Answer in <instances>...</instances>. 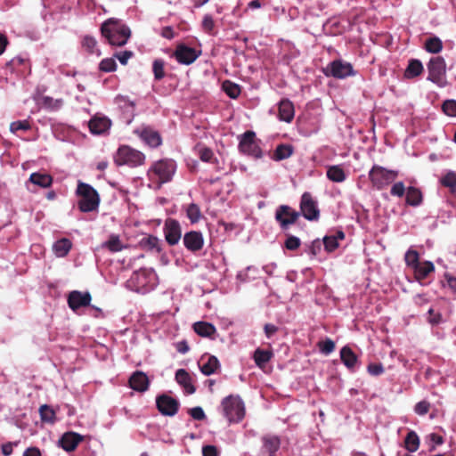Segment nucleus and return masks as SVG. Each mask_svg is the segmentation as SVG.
<instances>
[{"label": "nucleus", "instance_id": "obj_1", "mask_svg": "<svg viewBox=\"0 0 456 456\" xmlns=\"http://www.w3.org/2000/svg\"><path fill=\"white\" fill-rule=\"evenodd\" d=\"M101 32L109 44L116 46H123L131 36L130 28L120 20L110 18L101 27Z\"/></svg>", "mask_w": 456, "mask_h": 456}, {"label": "nucleus", "instance_id": "obj_2", "mask_svg": "<svg viewBox=\"0 0 456 456\" xmlns=\"http://www.w3.org/2000/svg\"><path fill=\"white\" fill-rule=\"evenodd\" d=\"M176 165L172 159H160L153 163L148 171V177L159 188L163 183L172 180L175 173Z\"/></svg>", "mask_w": 456, "mask_h": 456}, {"label": "nucleus", "instance_id": "obj_3", "mask_svg": "<svg viewBox=\"0 0 456 456\" xmlns=\"http://www.w3.org/2000/svg\"><path fill=\"white\" fill-rule=\"evenodd\" d=\"M77 194L79 197L77 206L81 212L87 213L97 210L100 204V196L93 186L79 182Z\"/></svg>", "mask_w": 456, "mask_h": 456}, {"label": "nucleus", "instance_id": "obj_4", "mask_svg": "<svg viewBox=\"0 0 456 456\" xmlns=\"http://www.w3.org/2000/svg\"><path fill=\"white\" fill-rule=\"evenodd\" d=\"M145 155L128 145H121L118 147L114 155V162L117 166H128L136 167L144 164Z\"/></svg>", "mask_w": 456, "mask_h": 456}, {"label": "nucleus", "instance_id": "obj_5", "mask_svg": "<svg viewBox=\"0 0 456 456\" xmlns=\"http://www.w3.org/2000/svg\"><path fill=\"white\" fill-rule=\"evenodd\" d=\"M224 415L230 422H240L245 416L244 403L239 395H228L222 401Z\"/></svg>", "mask_w": 456, "mask_h": 456}, {"label": "nucleus", "instance_id": "obj_6", "mask_svg": "<svg viewBox=\"0 0 456 456\" xmlns=\"http://www.w3.org/2000/svg\"><path fill=\"white\" fill-rule=\"evenodd\" d=\"M398 176V172L389 170L381 166L374 165L369 172V179L373 187L378 190L384 189Z\"/></svg>", "mask_w": 456, "mask_h": 456}, {"label": "nucleus", "instance_id": "obj_7", "mask_svg": "<svg viewBox=\"0 0 456 456\" xmlns=\"http://www.w3.org/2000/svg\"><path fill=\"white\" fill-rule=\"evenodd\" d=\"M239 150L243 154L254 157L255 159L262 158V150L259 146V140L256 137L254 131H246L240 138Z\"/></svg>", "mask_w": 456, "mask_h": 456}, {"label": "nucleus", "instance_id": "obj_8", "mask_svg": "<svg viewBox=\"0 0 456 456\" xmlns=\"http://www.w3.org/2000/svg\"><path fill=\"white\" fill-rule=\"evenodd\" d=\"M300 212L288 205H281L275 211V220L281 230L286 231L290 225L297 223L300 217Z\"/></svg>", "mask_w": 456, "mask_h": 456}, {"label": "nucleus", "instance_id": "obj_9", "mask_svg": "<svg viewBox=\"0 0 456 456\" xmlns=\"http://www.w3.org/2000/svg\"><path fill=\"white\" fill-rule=\"evenodd\" d=\"M324 73L327 77H332L338 79H343L355 75L352 64L343 61L342 60H334L330 62L324 69Z\"/></svg>", "mask_w": 456, "mask_h": 456}, {"label": "nucleus", "instance_id": "obj_10", "mask_svg": "<svg viewBox=\"0 0 456 456\" xmlns=\"http://www.w3.org/2000/svg\"><path fill=\"white\" fill-rule=\"evenodd\" d=\"M428 79L433 83L443 86V78L446 73L445 61L441 56L433 57L428 63Z\"/></svg>", "mask_w": 456, "mask_h": 456}, {"label": "nucleus", "instance_id": "obj_11", "mask_svg": "<svg viewBox=\"0 0 456 456\" xmlns=\"http://www.w3.org/2000/svg\"><path fill=\"white\" fill-rule=\"evenodd\" d=\"M300 214L309 221H316L320 216V210L317 202L314 200L310 192H304L300 200Z\"/></svg>", "mask_w": 456, "mask_h": 456}, {"label": "nucleus", "instance_id": "obj_12", "mask_svg": "<svg viewBox=\"0 0 456 456\" xmlns=\"http://www.w3.org/2000/svg\"><path fill=\"white\" fill-rule=\"evenodd\" d=\"M156 406L162 415L172 417L178 412L180 403L176 399L163 394L157 396Z\"/></svg>", "mask_w": 456, "mask_h": 456}, {"label": "nucleus", "instance_id": "obj_13", "mask_svg": "<svg viewBox=\"0 0 456 456\" xmlns=\"http://www.w3.org/2000/svg\"><path fill=\"white\" fill-rule=\"evenodd\" d=\"M163 232L165 240L168 245H176L182 238V228L180 223L173 218L166 219Z\"/></svg>", "mask_w": 456, "mask_h": 456}, {"label": "nucleus", "instance_id": "obj_14", "mask_svg": "<svg viewBox=\"0 0 456 456\" xmlns=\"http://www.w3.org/2000/svg\"><path fill=\"white\" fill-rule=\"evenodd\" d=\"M199 55L200 53H198L194 48L187 46L183 44L178 45L173 53V56L176 59V61L179 63L184 65H190L194 62Z\"/></svg>", "mask_w": 456, "mask_h": 456}, {"label": "nucleus", "instance_id": "obj_15", "mask_svg": "<svg viewBox=\"0 0 456 456\" xmlns=\"http://www.w3.org/2000/svg\"><path fill=\"white\" fill-rule=\"evenodd\" d=\"M92 297L89 292H81L73 290L68 296V305L73 311H77L81 307L88 306L91 303Z\"/></svg>", "mask_w": 456, "mask_h": 456}, {"label": "nucleus", "instance_id": "obj_16", "mask_svg": "<svg viewBox=\"0 0 456 456\" xmlns=\"http://www.w3.org/2000/svg\"><path fill=\"white\" fill-rule=\"evenodd\" d=\"M184 247L191 252H197L203 248L204 239L200 232L191 231L183 238Z\"/></svg>", "mask_w": 456, "mask_h": 456}, {"label": "nucleus", "instance_id": "obj_17", "mask_svg": "<svg viewBox=\"0 0 456 456\" xmlns=\"http://www.w3.org/2000/svg\"><path fill=\"white\" fill-rule=\"evenodd\" d=\"M128 384L133 390L142 393L149 389L150 380L143 371L136 370L130 376Z\"/></svg>", "mask_w": 456, "mask_h": 456}, {"label": "nucleus", "instance_id": "obj_18", "mask_svg": "<svg viewBox=\"0 0 456 456\" xmlns=\"http://www.w3.org/2000/svg\"><path fill=\"white\" fill-rule=\"evenodd\" d=\"M83 440L84 436L77 433L66 432L60 438L59 444L64 451L73 452Z\"/></svg>", "mask_w": 456, "mask_h": 456}, {"label": "nucleus", "instance_id": "obj_19", "mask_svg": "<svg viewBox=\"0 0 456 456\" xmlns=\"http://www.w3.org/2000/svg\"><path fill=\"white\" fill-rule=\"evenodd\" d=\"M110 119L98 115L93 117L88 123L89 130L93 134H102L110 129Z\"/></svg>", "mask_w": 456, "mask_h": 456}, {"label": "nucleus", "instance_id": "obj_20", "mask_svg": "<svg viewBox=\"0 0 456 456\" xmlns=\"http://www.w3.org/2000/svg\"><path fill=\"white\" fill-rule=\"evenodd\" d=\"M262 450L264 452H266L268 456H276L277 451L281 446V439L278 436L275 435H265L262 437Z\"/></svg>", "mask_w": 456, "mask_h": 456}, {"label": "nucleus", "instance_id": "obj_21", "mask_svg": "<svg viewBox=\"0 0 456 456\" xmlns=\"http://www.w3.org/2000/svg\"><path fill=\"white\" fill-rule=\"evenodd\" d=\"M175 380L183 387L187 394L191 395L195 393L196 387L192 384L191 377L184 369H179L176 370Z\"/></svg>", "mask_w": 456, "mask_h": 456}, {"label": "nucleus", "instance_id": "obj_22", "mask_svg": "<svg viewBox=\"0 0 456 456\" xmlns=\"http://www.w3.org/2000/svg\"><path fill=\"white\" fill-rule=\"evenodd\" d=\"M141 139L150 147L156 148L162 143V139L159 132L151 128H144L139 134Z\"/></svg>", "mask_w": 456, "mask_h": 456}, {"label": "nucleus", "instance_id": "obj_23", "mask_svg": "<svg viewBox=\"0 0 456 456\" xmlns=\"http://www.w3.org/2000/svg\"><path fill=\"white\" fill-rule=\"evenodd\" d=\"M435 272V265L430 261L420 262L414 269V278L417 281L421 282L427 279L428 275Z\"/></svg>", "mask_w": 456, "mask_h": 456}, {"label": "nucleus", "instance_id": "obj_24", "mask_svg": "<svg viewBox=\"0 0 456 456\" xmlns=\"http://www.w3.org/2000/svg\"><path fill=\"white\" fill-rule=\"evenodd\" d=\"M294 106L289 100L281 101L279 104V118L281 120L290 122L294 118Z\"/></svg>", "mask_w": 456, "mask_h": 456}, {"label": "nucleus", "instance_id": "obj_25", "mask_svg": "<svg viewBox=\"0 0 456 456\" xmlns=\"http://www.w3.org/2000/svg\"><path fill=\"white\" fill-rule=\"evenodd\" d=\"M140 247L147 251H155L157 253L161 252L162 247L159 239L153 235H148L143 237L140 242Z\"/></svg>", "mask_w": 456, "mask_h": 456}, {"label": "nucleus", "instance_id": "obj_26", "mask_svg": "<svg viewBox=\"0 0 456 456\" xmlns=\"http://www.w3.org/2000/svg\"><path fill=\"white\" fill-rule=\"evenodd\" d=\"M72 248V242L69 239L62 238L53 245V251L57 257H65Z\"/></svg>", "mask_w": 456, "mask_h": 456}, {"label": "nucleus", "instance_id": "obj_27", "mask_svg": "<svg viewBox=\"0 0 456 456\" xmlns=\"http://www.w3.org/2000/svg\"><path fill=\"white\" fill-rule=\"evenodd\" d=\"M28 181L41 188H48L53 183V177L45 173H32L29 176Z\"/></svg>", "mask_w": 456, "mask_h": 456}, {"label": "nucleus", "instance_id": "obj_28", "mask_svg": "<svg viewBox=\"0 0 456 456\" xmlns=\"http://www.w3.org/2000/svg\"><path fill=\"white\" fill-rule=\"evenodd\" d=\"M423 196L421 191L413 186H410L406 191V198L405 201L406 204L412 206V207H418L422 203Z\"/></svg>", "mask_w": 456, "mask_h": 456}, {"label": "nucleus", "instance_id": "obj_29", "mask_svg": "<svg viewBox=\"0 0 456 456\" xmlns=\"http://www.w3.org/2000/svg\"><path fill=\"white\" fill-rule=\"evenodd\" d=\"M193 330L200 337L211 338L216 331V327L207 322H197L193 324Z\"/></svg>", "mask_w": 456, "mask_h": 456}, {"label": "nucleus", "instance_id": "obj_30", "mask_svg": "<svg viewBox=\"0 0 456 456\" xmlns=\"http://www.w3.org/2000/svg\"><path fill=\"white\" fill-rule=\"evenodd\" d=\"M340 359L348 369H353L357 362L356 354L348 346H345L341 348Z\"/></svg>", "mask_w": 456, "mask_h": 456}, {"label": "nucleus", "instance_id": "obj_31", "mask_svg": "<svg viewBox=\"0 0 456 456\" xmlns=\"http://www.w3.org/2000/svg\"><path fill=\"white\" fill-rule=\"evenodd\" d=\"M294 152V148L290 144H279L273 151L272 159L275 161H281L289 159Z\"/></svg>", "mask_w": 456, "mask_h": 456}, {"label": "nucleus", "instance_id": "obj_32", "mask_svg": "<svg viewBox=\"0 0 456 456\" xmlns=\"http://www.w3.org/2000/svg\"><path fill=\"white\" fill-rule=\"evenodd\" d=\"M424 70L423 65L419 60L411 59L405 69L404 77L406 78H413L419 76Z\"/></svg>", "mask_w": 456, "mask_h": 456}, {"label": "nucleus", "instance_id": "obj_33", "mask_svg": "<svg viewBox=\"0 0 456 456\" xmlns=\"http://www.w3.org/2000/svg\"><path fill=\"white\" fill-rule=\"evenodd\" d=\"M273 352L269 350H263L261 348L256 349L254 352V361L257 367L264 369L266 363L272 359Z\"/></svg>", "mask_w": 456, "mask_h": 456}, {"label": "nucleus", "instance_id": "obj_34", "mask_svg": "<svg viewBox=\"0 0 456 456\" xmlns=\"http://www.w3.org/2000/svg\"><path fill=\"white\" fill-rule=\"evenodd\" d=\"M326 175L330 181L335 183H342L346 178L344 169L338 165L329 167Z\"/></svg>", "mask_w": 456, "mask_h": 456}, {"label": "nucleus", "instance_id": "obj_35", "mask_svg": "<svg viewBox=\"0 0 456 456\" xmlns=\"http://www.w3.org/2000/svg\"><path fill=\"white\" fill-rule=\"evenodd\" d=\"M419 438L415 431H410L404 439V447L410 452H415L419 447Z\"/></svg>", "mask_w": 456, "mask_h": 456}, {"label": "nucleus", "instance_id": "obj_36", "mask_svg": "<svg viewBox=\"0 0 456 456\" xmlns=\"http://www.w3.org/2000/svg\"><path fill=\"white\" fill-rule=\"evenodd\" d=\"M219 366L218 359L216 356L211 355L208 358L207 362L200 366V369L204 375L209 376L215 373Z\"/></svg>", "mask_w": 456, "mask_h": 456}, {"label": "nucleus", "instance_id": "obj_37", "mask_svg": "<svg viewBox=\"0 0 456 456\" xmlns=\"http://www.w3.org/2000/svg\"><path fill=\"white\" fill-rule=\"evenodd\" d=\"M222 89L232 99H237L240 94V86L230 80H224L222 84Z\"/></svg>", "mask_w": 456, "mask_h": 456}, {"label": "nucleus", "instance_id": "obj_38", "mask_svg": "<svg viewBox=\"0 0 456 456\" xmlns=\"http://www.w3.org/2000/svg\"><path fill=\"white\" fill-rule=\"evenodd\" d=\"M102 248H106L114 253L121 251L124 246L118 235L111 234L109 240L102 244Z\"/></svg>", "mask_w": 456, "mask_h": 456}, {"label": "nucleus", "instance_id": "obj_39", "mask_svg": "<svg viewBox=\"0 0 456 456\" xmlns=\"http://www.w3.org/2000/svg\"><path fill=\"white\" fill-rule=\"evenodd\" d=\"M40 418L43 422L54 423L56 419L55 411L47 404H44L39 408Z\"/></svg>", "mask_w": 456, "mask_h": 456}, {"label": "nucleus", "instance_id": "obj_40", "mask_svg": "<svg viewBox=\"0 0 456 456\" xmlns=\"http://www.w3.org/2000/svg\"><path fill=\"white\" fill-rule=\"evenodd\" d=\"M425 49L431 53H438L443 49V43L437 37H432L426 40Z\"/></svg>", "mask_w": 456, "mask_h": 456}, {"label": "nucleus", "instance_id": "obj_41", "mask_svg": "<svg viewBox=\"0 0 456 456\" xmlns=\"http://www.w3.org/2000/svg\"><path fill=\"white\" fill-rule=\"evenodd\" d=\"M186 215L191 224L198 223L202 215L200 207L195 203H191L186 208Z\"/></svg>", "mask_w": 456, "mask_h": 456}, {"label": "nucleus", "instance_id": "obj_42", "mask_svg": "<svg viewBox=\"0 0 456 456\" xmlns=\"http://www.w3.org/2000/svg\"><path fill=\"white\" fill-rule=\"evenodd\" d=\"M404 261L406 265L413 270L420 263L419 252L412 248L408 249L404 256Z\"/></svg>", "mask_w": 456, "mask_h": 456}, {"label": "nucleus", "instance_id": "obj_43", "mask_svg": "<svg viewBox=\"0 0 456 456\" xmlns=\"http://www.w3.org/2000/svg\"><path fill=\"white\" fill-rule=\"evenodd\" d=\"M152 72H153L155 80H161L166 75L165 61L161 59L154 60V61L152 63Z\"/></svg>", "mask_w": 456, "mask_h": 456}, {"label": "nucleus", "instance_id": "obj_44", "mask_svg": "<svg viewBox=\"0 0 456 456\" xmlns=\"http://www.w3.org/2000/svg\"><path fill=\"white\" fill-rule=\"evenodd\" d=\"M317 346L322 354L328 355L335 350L336 345L332 339L326 338L324 340L319 341Z\"/></svg>", "mask_w": 456, "mask_h": 456}, {"label": "nucleus", "instance_id": "obj_45", "mask_svg": "<svg viewBox=\"0 0 456 456\" xmlns=\"http://www.w3.org/2000/svg\"><path fill=\"white\" fill-rule=\"evenodd\" d=\"M441 183L447 188H450L452 191H456V174L454 172H448L441 179Z\"/></svg>", "mask_w": 456, "mask_h": 456}, {"label": "nucleus", "instance_id": "obj_46", "mask_svg": "<svg viewBox=\"0 0 456 456\" xmlns=\"http://www.w3.org/2000/svg\"><path fill=\"white\" fill-rule=\"evenodd\" d=\"M99 69L103 72H111L116 70L117 63L113 58H105L100 62Z\"/></svg>", "mask_w": 456, "mask_h": 456}, {"label": "nucleus", "instance_id": "obj_47", "mask_svg": "<svg viewBox=\"0 0 456 456\" xmlns=\"http://www.w3.org/2000/svg\"><path fill=\"white\" fill-rule=\"evenodd\" d=\"M30 129V124L28 120H18L12 122L10 125V130L12 133H17L20 130L28 131Z\"/></svg>", "mask_w": 456, "mask_h": 456}, {"label": "nucleus", "instance_id": "obj_48", "mask_svg": "<svg viewBox=\"0 0 456 456\" xmlns=\"http://www.w3.org/2000/svg\"><path fill=\"white\" fill-rule=\"evenodd\" d=\"M443 111L451 117L456 116V101L455 100H446L442 105Z\"/></svg>", "mask_w": 456, "mask_h": 456}, {"label": "nucleus", "instance_id": "obj_49", "mask_svg": "<svg viewBox=\"0 0 456 456\" xmlns=\"http://www.w3.org/2000/svg\"><path fill=\"white\" fill-rule=\"evenodd\" d=\"M151 273L147 269H140L134 272L132 276V280H136L139 285L144 286L146 284L147 276Z\"/></svg>", "mask_w": 456, "mask_h": 456}, {"label": "nucleus", "instance_id": "obj_50", "mask_svg": "<svg viewBox=\"0 0 456 456\" xmlns=\"http://www.w3.org/2000/svg\"><path fill=\"white\" fill-rule=\"evenodd\" d=\"M323 245H324V248L325 249L328 251V252H332L334 251L336 248H338V240H336V238H334L333 236L331 235H328V236H325L323 238Z\"/></svg>", "mask_w": 456, "mask_h": 456}, {"label": "nucleus", "instance_id": "obj_51", "mask_svg": "<svg viewBox=\"0 0 456 456\" xmlns=\"http://www.w3.org/2000/svg\"><path fill=\"white\" fill-rule=\"evenodd\" d=\"M215 28V21L211 15L206 14L202 20V28L205 32L212 35Z\"/></svg>", "mask_w": 456, "mask_h": 456}, {"label": "nucleus", "instance_id": "obj_52", "mask_svg": "<svg viewBox=\"0 0 456 456\" xmlns=\"http://www.w3.org/2000/svg\"><path fill=\"white\" fill-rule=\"evenodd\" d=\"M301 241L296 237L289 235L285 240V248L289 250H296L300 247Z\"/></svg>", "mask_w": 456, "mask_h": 456}, {"label": "nucleus", "instance_id": "obj_53", "mask_svg": "<svg viewBox=\"0 0 456 456\" xmlns=\"http://www.w3.org/2000/svg\"><path fill=\"white\" fill-rule=\"evenodd\" d=\"M190 416L196 420H203L206 419V414L203 409L200 406H196L188 410Z\"/></svg>", "mask_w": 456, "mask_h": 456}, {"label": "nucleus", "instance_id": "obj_54", "mask_svg": "<svg viewBox=\"0 0 456 456\" xmlns=\"http://www.w3.org/2000/svg\"><path fill=\"white\" fill-rule=\"evenodd\" d=\"M392 196L403 197L405 193V186L403 182H397L393 184L390 190Z\"/></svg>", "mask_w": 456, "mask_h": 456}, {"label": "nucleus", "instance_id": "obj_55", "mask_svg": "<svg viewBox=\"0 0 456 456\" xmlns=\"http://www.w3.org/2000/svg\"><path fill=\"white\" fill-rule=\"evenodd\" d=\"M96 44L97 42L95 38L90 36H86L82 42L83 47L86 48V51L90 53H93L94 52Z\"/></svg>", "mask_w": 456, "mask_h": 456}, {"label": "nucleus", "instance_id": "obj_56", "mask_svg": "<svg viewBox=\"0 0 456 456\" xmlns=\"http://www.w3.org/2000/svg\"><path fill=\"white\" fill-rule=\"evenodd\" d=\"M429 409H430V403H429V402H428L426 400L419 402L414 407L415 412L419 415L427 414L428 412Z\"/></svg>", "mask_w": 456, "mask_h": 456}, {"label": "nucleus", "instance_id": "obj_57", "mask_svg": "<svg viewBox=\"0 0 456 456\" xmlns=\"http://www.w3.org/2000/svg\"><path fill=\"white\" fill-rule=\"evenodd\" d=\"M200 158L204 162H210L213 159L214 153L211 149L203 147L199 151Z\"/></svg>", "mask_w": 456, "mask_h": 456}, {"label": "nucleus", "instance_id": "obj_58", "mask_svg": "<svg viewBox=\"0 0 456 456\" xmlns=\"http://www.w3.org/2000/svg\"><path fill=\"white\" fill-rule=\"evenodd\" d=\"M367 370L372 376H378L384 372V367L381 363H370Z\"/></svg>", "mask_w": 456, "mask_h": 456}, {"label": "nucleus", "instance_id": "obj_59", "mask_svg": "<svg viewBox=\"0 0 456 456\" xmlns=\"http://www.w3.org/2000/svg\"><path fill=\"white\" fill-rule=\"evenodd\" d=\"M203 456H219L217 448L215 445H205L202 448Z\"/></svg>", "mask_w": 456, "mask_h": 456}, {"label": "nucleus", "instance_id": "obj_60", "mask_svg": "<svg viewBox=\"0 0 456 456\" xmlns=\"http://www.w3.org/2000/svg\"><path fill=\"white\" fill-rule=\"evenodd\" d=\"M115 56L118 59L121 64L126 65L127 61L133 56V53L131 51H124L117 53Z\"/></svg>", "mask_w": 456, "mask_h": 456}, {"label": "nucleus", "instance_id": "obj_61", "mask_svg": "<svg viewBox=\"0 0 456 456\" xmlns=\"http://www.w3.org/2000/svg\"><path fill=\"white\" fill-rule=\"evenodd\" d=\"M441 314L439 313H435V311L430 308L428 310V322L431 323V324H437L440 322L441 321Z\"/></svg>", "mask_w": 456, "mask_h": 456}, {"label": "nucleus", "instance_id": "obj_62", "mask_svg": "<svg viewBox=\"0 0 456 456\" xmlns=\"http://www.w3.org/2000/svg\"><path fill=\"white\" fill-rule=\"evenodd\" d=\"M322 249V242L320 240H315L312 242L309 248V253L313 256H316Z\"/></svg>", "mask_w": 456, "mask_h": 456}, {"label": "nucleus", "instance_id": "obj_63", "mask_svg": "<svg viewBox=\"0 0 456 456\" xmlns=\"http://www.w3.org/2000/svg\"><path fill=\"white\" fill-rule=\"evenodd\" d=\"M14 445H17V443L8 442L4 444L1 447L2 453L4 456H10L12 453Z\"/></svg>", "mask_w": 456, "mask_h": 456}, {"label": "nucleus", "instance_id": "obj_64", "mask_svg": "<svg viewBox=\"0 0 456 456\" xmlns=\"http://www.w3.org/2000/svg\"><path fill=\"white\" fill-rule=\"evenodd\" d=\"M23 456H41V452L38 448L30 447L24 452Z\"/></svg>", "mask_w": 456, "mask_h": 456}]
</instances>
